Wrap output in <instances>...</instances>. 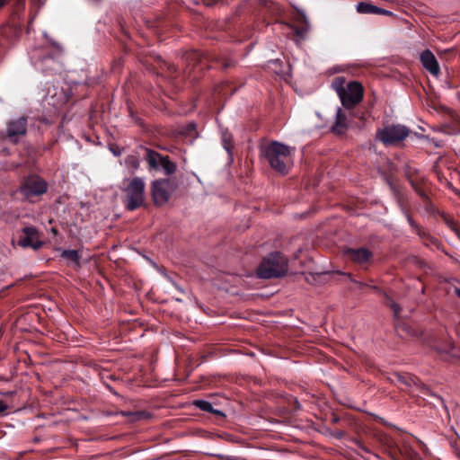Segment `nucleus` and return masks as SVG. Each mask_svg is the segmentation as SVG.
I'll list each match as a JSON object with an SVG mask.
<instances>
[{
	"label": "nucleus",
	"instance_id": "f257e3e1",
	"mask_svg": "<svg viewBox=\"0 0 460 460\" xmlns=\"http://www.w3.org/2000/svg\"><path fill=\"white\" fill-rule=\"evenodd\" d=\"M261 153L270 166L280 174H287L293 166L294 148L273 141L261 146Z\"/></svg>",
	"mask_w": 460,
	"mask_h": 460
},
{
	"label": "nucleus",
	"instance_id": "f03ea898",
	"mask_svg": "<svg viewBox=\"0 0 460 460\" xmlns=\"http://www.w3.org/2000/svg\"><path fill=\"white\" fill-rule=\"evenodd\" d=\"M121 190L124 193V205L127 209L133 211L144 204L146 183L143 178L125 179Z\"/></svg>",
	"mask_w": 460,
	"mask_h": 460
},
{
	"label": "nucleus",
	"instance_id": "7ed1b4c3",
	"mask_svg": "<svg viewBox=\"0 0 460 460\" xmlns=\"http://www.w3.org/2000/svg\"><path fill=\"white\" fill-rule=\"evenodd\" d=\"M332 85L339 95L342 105L347 109L354 107L363 98V87L358 82L346 83L342 77H337Z\"/></svg>",
	"mask_w": 460,
	"mask_h": 460
},
{
	"label": "nucleus",
	"instance_id": "20e7f679",
	"mask_svg": "<svg viewBox=\"0 0 460 460\" xmlns=\"http://www.w3.org/2000/svg\"><path fill=\"white\" fill-rule=\"evenodd\" d=\"M288 271V261L279 252L270 253L266 257L257 270V275L261 279L279 278Z\"/></svg>",
	"mask_w": 460,
	"mask_h": 460
},
{
	"label": "nucleus",
	"instance_id": "39448f33",
	"mask_svg": "<svg viewBox=\"0 0 460 460\" xmlns=\"http://www.w3.org/2000/svg\"><path fill=\"white\" fill-rule=\"evenodd\" d=\"M409 135V129L402 125H390L376 133V139L385 146H394L404 140Z\"/></svg>",
	"mask_w": 460,
	"mask_h": 460
},
{
	"label": "nucleus",
	"instance_id": "423d86ee",
	"mask_svg": "<svg viewBox=\"0 0 460 460\" xmlns=\"http://www.w3.org/2000/svg\"><path fill=\"white\" fill-rule=\"evenodd\" d=\"M176 188V182L170 179L154 181L152 182V196L155 204L157 206L165 205Z\"/></svg>",
	"mask_w": 460,
	"mask_h": 460
},
{
	"label": "nucleus",
	"instance_id": "0eeeda50",
	"mask_svg": "<svg viewBox=\"0 0 460 460\" xmlns=\"http://www.w3.org/2000/svg\"><path fill=\"white\" fill-rule=\"evenodd\" d=\"M146 161L150 169L161 171L165 175H171L176 171V164L173 162L151 149H146Z\"/></svg>",
	"mask_w": 460,
	"mask_h": 460
},
{
	"label": "nucleus",
	"instance_id": "6e6552de",
	"mask_svg": "<svg viewBox=\"0 0 460 460\" xmlns=\"http://www.w3.org/2000/svg\"><path fill=\"white\" fill-rule=\"evenodd\" d=\"M42 244L43 243L40 240V233L36 227L25 226L22 229L17 240V245L37 251Z\"/></svg>",
	"mask_w": 460,
	"mask_h": 460
},
{
	"label": "nucleus",
	"instance_id": "1a4fd4ad",
	"mask_svg": "<svg viewBox=\"0 0 460 460\" xmlns=\"http://www.w3.org/2000/svg\"><path fill=\"white\" fill-rule=\"evenodd\" d=\"M22 195L27 199L41 195L47 191V183L38 176H31L21 188Z\"/></svg>",
	"mask_w": 460,
	"mask_h": 460
},
{
	"label": "nucleus",
	"instance_id": "9d476101",
	"mask_svg": "<svg viewBox=\"0 0 460 460\" xmlns=\"http://www.w3.org/2000/svg\"><path fill=\"white\" fill-rule=\"evenodd\" d=\"M344 254L353 262L360 265L367 264L371 261L373 253L367 248L358 249L348 248L344 250Z\"/></svg>",
	"mask_w": 460,
	"mask_h": 460
},
{
	"label": "nucleus",
	"instance_id": "9b49d317",
	"mask_svg": "<svg viewBox=\"0 0 460 460\" xmlns=\"http://www.w3.org/2000/svg\"><path fill=\"white\" fill-rule=\"evenodd\" d=\"M27 120L21 117L11 120L7 124V136L13 141H17V137L24 135L26 132Z\"/></svg>",
	"mask_w": 460,
	"mask_h": 460
},
{
	"label": "nucleus",
	"instance_id": "f8f14e48",
	"mask_svg": "<svg viewBox=\"0 0 460 460\" xmlns=\"http://www.w3.org/2000/svg\"><path fill=\"white\" fill-rule=\"evenodd\" d=\"M420 61L425 69L428 70L430 74L435 76L439 75L438 63L430 50H424L420 54Z\"/></svg>",
	"mask_w": 460,
	"mask_h": 460
},
{
	"label": "nucleus",
	"instance_id": "ddd939ff",
	"mask_svg": "<svg viewBox=\"0 0 460 460\" xmlns=\"http://www.w3.org/2000/svg\"><path fill=\"white\" fill-rule=\"evenodd\" d=\"M348 128V119L346 112L341 109L338 108L336 111L335 123L332 126V131L337 134H341Z\"/></svg>",
	"mask_w": 460,
	"mask_h": 460
},
{
	"label": "nucleus",
	"instance_id": "4468645a",
	"mask_svg": "<svg viewBox=\"0 0 460 460\" xmlns=\"http://www.w3.org/2000/svg\"><path fill=\"white\" fill-rule=\"evenodd\" d=\"M221 141H222V146H223L224 149L227 152L229 158L232 161L233 160L232 149L234 147L233 137L228 132L227 129H223L221 131Z\"/></svg>",
	"mask_w": 460,
	"mask_h": 460
},
{
	"label": "nucleus",
	"instance_id": "2eb2a0df",
	"mask_svg": "<svg viewBox=\"0 0 460 460\" xmlns=\"http://www.w3.org/2000/svg\"><path fill=\"white\" fill-rule=\"evenodd\" d=\"M356 10L358 13L363 14H376V11L377 10V6L367 3V2H359L356 5Z\"/></svg>",
	"mask_w": 460,
	"mask_h": 460
},
{
	"label": "nucleus",
	"instance_id": "dca6fc26",
	"mask_svg": "<svg viewBox=\"0 0 460 460\" xmlns=\"http://www.w3.org/2000/svg\"><path fill=\"white\" fill-rule=\"evenodd\" d=\"M125 165L135 172L139 168L140 162L136 155H131L125 158Z\"/></svg>",
	"mask_w": 460,
	"mask_h": 460
},
{
	"label": "nucleus",
	"instance_id": "f3484780",
	"mask_svg": "<svg viewBox=\"0 0 460 460\" xmlns=\"http://www.w3.org/2000/svg\"><path fill=\"white\" fill-rule=\"evenodd\" d=\"M194 404L204 411L214 412L217 414L221 413L219 411L214 410L212 404L208 401L198 400L194 402Z\"/></svg>",
	"mask_w": 460,
	"mask_h": 460
},
{
	"label": "nucleus",
	"instance_id": "a211bd4d",
	"mask_svg": "<svg viewBox=\"0 0 460 460\" xmlns=\"http://www.w3.org/2000/svg\"><path fill=\"white\" fill-rule=\"evenodd\" d=\"M61 257L68 261L78 263L79 254L75 250H64L61 252Z\"/></svg>",
	"mask_w": 460,
	"mask_h": 460
},
{
	"label": "nucleus",
	"instance_id": "6ab92c4d",
	"mask_svg": "<svg viewBox=\"0 0 460 460\" xmlns=\"http://www.w3.org/2000/svg\"><path fill=\"white\" fill-rule=\"evenodd\" d=\"M41 63L44 66H46V68L44 69V71H46L47 69H51V70H57L58 67H59V63L58 61L55 60L54 58H52L51 57H45L42 60H41Z\"/></svg>",
	"mask_w": 460,
	"mask_h": 460
},
{
	"label": "nucleus",
	"instance_id": "aec40b11",
	"mask_svg": "<svg viewBox=\"0 0 460 460\" xmlns=\"http://www.w3.org/2000/svg\"><path fill=\"white\" fill-rule=\"evenodd\" d=\"M398 379L402 381V383L406 384L407 385H411L412 384L416 385L415 380L411 376H398Z\"/></svg>",
	"mask_w": 460,
	"mask_h": 460
},
{
	"label": "nucleus",
	"instance_id": "412c9836",
	"mask_svg": "<svg viewBox=\"0 0 460 460\" xmlns=\"http://www.w3.org/2000/svg\"><path fill=\"white\" fill-rule=\"evenodd\" d=\"M376 14H383V15H393V13L388 11V10H385V9H382L380 7L377 6V10L376 11Z\"/></svg>",
	"mask_w": 460,
	"mask_h": 460
},
{
	"label": "nucleus",
	"instance_id": "4be33fe9",
	"mask_svg": "<svg viewBox=\"0 0 460 460\" xmlns=\"http://www.w3.org/2000/svg\"><path fill=\"white\" fill-rule=\"evenodd\" d=\"M6 410H7V405L3 401H0V414Z\"/></svg>",
	"mask_w": 460,
	"mask_h": 460
},
{
	"label": "nucleus",
	"instance_id": "5701e85b",
	"mask_svg": "<svg viewBox=\"0 0 460 460\" xmlns=\"http://www.w3.org/2000/svg\"><path fill=\"white\" fill-rule=\"evenodd\" d=\"M391 307L394 309V314L397 315L400 311L398 305L394 303H392Z\"/></svg>",
	"mask_w": 460,
	"mask_h": 460
},
{
	"label": "nucleus",
	"instance_id": "b1692460",
	"mask_svg": "<svg viewBox=\"0 0 460 460\" xmlns=\"http://www.w3.org/2000/svg\"><path fill=\"white\" fill-rule=\"evenodd\" d=\"M454 292L457 296V297L460 298V284L454 288Z\"/></svg>",
	"mask_w": 460,
	"mask_h": 460
},
{
	"label": "nucleus",
	"instance_id": "393cba45",
	"mask_svg": "<svg viewBox=\"0 0 460 460\" xmlns=\"http://www.w3.org/2000/svg\"><path fill=\"white\" fill-rule=\"evenodd\" d=\"M6 0H0V7L5 4Z\"/></svg>",
	"mask_w": 460,
	"mask_h": 460
},
{
	"label": "nucleus",
	"instance_id": "a878e982",
	"mask_svg": "<svg viewBox=\"0 0 460 460\" xmlns=\"http://www.w3.org/2000/svg\"><path fill=\"white\" fill-rule=\"evenodd\" d=\"M113 153H114L115 155H120V152H118V150L113 151Z\"/></svg>",
	"mask_w": 460,
	"mask_h": 460
},
{
	"label": "nucleus",
	"instance_id": "bb28decb",
	"mask_svg": "<svg viewBox=\"0 0 460 460\" xmlns=\"http://www.w3.org/2000/svg\"><path fill=\"white\" fill-rule=\"evenodd\" d=\"M113 153H114L115 155H120V152H118V150L113 151Z\"/></svg>",
	"mask_w": 460,
	"mask_h": 460
}]
</instances>
